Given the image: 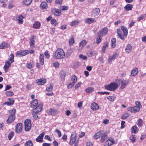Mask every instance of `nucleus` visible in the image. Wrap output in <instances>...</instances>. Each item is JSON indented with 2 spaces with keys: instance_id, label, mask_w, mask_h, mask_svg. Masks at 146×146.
Wrapping results in <instances>:
<instances>
[{
  "instance_id": "nucleus-1",
  "label": "nucleus",
  "mask_w": 146,
  "mask_h": 146,
  "mask_svg": "<svg viewBox=\"0 0 146 146\" xmlns=\"http://www.w3.org/2000/svg\"><path fill=\"white\" fill-rule=\"evenodd\" d=\"M52 56L54 58L62 59L64 58L65 54L64 50L59 48L53 54Z\"/></svg>"
},
{
  "instance_id": "nucleus-2",
  "label": "nucleus",
  "mask_w": 146,
  "mask_h": 146,
  "mask_svg": "<svg viewBox=\"0 0 146 146\" xmlns=\"http://www.w3.org/2000/svg\"><path fill=\"white\" fill-rule=\"evenodd\" d=\"M14 55L11 54L9 56V58L8 60L6 61L5 64L3 68L5 72L7 71L9 67L11 66V64L14 62Z\"/></svg>"
},
{
  "instance_id": "nucleus-3",
  "label": "nucleus",
  "mask_w": 146,
  "mask_h": 146,
  "mask_svg": "<svg viewBox=\"0 0 146 146\" xmlns=\"http://www.w3.org/2000/svg\"><path fill=\"white\" fill-rule=\"evenodd\" d=\"M116 82L119 84H121L120 88L123 89L129 83L128 80H125L122 79H117L115 80Z\"/></svg>"
},
{
  "instance_id": "nucleus-4",
  "label": "nucleus",
  "mask_w": 146,
  "mask_h": 146,
  "mask_svg": "<svg viewBox=\"0 0 146 146\" xmlns=\"http://www.w3.org/2000/svg\"><path fill=\"white\" fill-rule=\"evenodd\" d=\"M118 85L117 84L114 82L111 83L108 85L105 86V88L107 90L114 91L116 90L117 88Z\"/></svg>"
},
{
  "instance_id": "nucleus-5",
  "label": "nucleus",
  "mask_w": 146,
  "mask_h": 146,
  "mask_svg": "<svg viewBox=\"0 0 146 146\" xmlns=\"http://www.w3.org/2000/svg\"><path fill=\"white\" fill-rule=\"evenodd\" d=\"M16 112V110L15 109H13L11 112V115H10L7 120V122L8 123H10L12 122L15 119V114Z\"/></svg>"
},
{
  "instance_id": "nucleus-6",
  "label": "nucleus",
  "mask_w": 146,
  "mask_h": 146,
  "mask_svg": "<svg viewBox=\"0 0 146 146\" xmlns=\"http://www.w3.org/2000/svg\"><path fill=\"white\" fill-rule=\"evenodd\" d=\"M25 129L26 131L30 130L31 127V121L29 119H27L24 122Z\"/></svg>"
},
{
  "instance_id": "nucleus-7",
  "label": "nucleus",
  "mask_w": 146,
  "mask_h": 146,
  "mask_svg": "<svg viewBox=\"0 0 146 146\" xmlns=\"http://www.w3.org/2000/svg\"><path fill=\"white\" fill-rule=\"evenodd\" d=\"M76 139V134L75 132H73L72 134L71 137L70 144V145H72L75 142Z\"/></svg>"
},
{
  "instance_id": "nucleus-8",
  "label": "nucleus",
  "mask_w": 146,
  "mask_h": 146,
  "mask_svg": "<svg viewBox=\"0 0 146 146\" xmlns=\"http://www.w3.org/2000/svg\"><path fill=\"white\" fill-rule=\"evenodd\" d=\"M108 32V29L105 27L102 29L99 32L98 34V36H102L106 35Z\"/></svg>"
},
{
  "instance_id": "nucleus-9",
  "label": "nucleus",
  "mask_w": 146,
  "mask_h": 146,
  "mask_svg": "<svg viewBox=\"0 0 146 146\" xmlns=\"http://www.w3.org/2000/svg\"><path fill=\"white\" fill-rule=\"evenodd\" d=\"M47 111L49 115H50L53 116L55 115L58 112V111L56 110L51 108L48 110Z\"/></svg>"
},
{
  "instance_id": "nucleus-10",
  "label": "nucleus",
  "mask_w": 146,
  "mask_h": 146,
  "mask_svg": "<svg viewBox=\"0 0 146 146\" xmlns=\"http://www.w3.org/2000/svg\"><path fill=\"white\" fill-rule=\"evenodd\" d=\"M100 12V10L98 8L95 9L92 11V17H97Z\"/></svg>"
},
{
  "instance_id": "nucleus-11",
  "label": "nucleus",
  "mask_w": 146,
  "mask_h": 146,
  "mask_svg": "<svg viewBox=\"0 0 146 146\" xmlns=\"http://www.w3.org/2000/svg\"><path fill=\"white\" fill-rule=\"evenodd\" d=\"M22 124L21 123H17L15 126V131L18 133H20L22 131Z\"/></svg>"
},
{
  "instance_id": "nucleus-12",
  "label": "nucleus",
  "mask_w": 146,
  "mask_h": 146,
  "mask_svg": "<svg viewBox=\"0 0 146 146\" xmlns=\"http://www.w3.org/2000/svg\"><path fill=\"white\" fill-rule=\"evenodd\" d=\"M29 53V51L28 50H22L18 51L17 53V55L23 56Z\"/></svg>"
},
{
  "instance_id": "nucleus-13",
  "label": "nucleus",
  "mask_w": 146,
  "mask_h": 146,
  "mask_svg": "<svg viewBox=\"0 0 146 146\" xmlns=\"http://www.w3.org/2000/svg\"><path fill=\"white\" fill-rule=\"evenodd\" d=\"M44 135V133L42 132L36 139V142L39 143L42 142L43 140V138Z\"/></svg>"
},
{
  "instance_id": "nucleus-14",
  "label": "nucleus",
  "mask_w": 146,
  "mask_h": 146,
  "mask_svg": "<svg viewBox=\"0 0 146 146\" xmlns=\"http://www.w3.org/2000/svg\"><path fill=\"white\" fill-rule=\"evenodd\" d=\"M46 82V80L41 78L39 79H37L36 80V83L38 85H43Z\"/></svg>"
},
{
  "instance_id": "nucleus-15",
  "label": "nucleus",
  "mask_w": 146,
  "mask_h": 146,
  "mask_svg": "<svg viewBox=\"0 0 146 146\" xmlns=\"http://www.w3.org/2000/svg\"><path fill=\"white\" fill-rule=\"evenodd\" d=\"M102 135L101 136V142L102 143L104 142L106 139H107L108 136L103 131H102Z\"/></svg>"
},
{
  "instance_id": "nucleus-16",
  "label": "nucleus",
  "mask_w": 146,
  "mask_h": 146,
  "mask_svg": "<svg viewBox=\"0 0 146 146\" xmlns=\"http://www.w3.org/2000/svg\"><path fill=\"white\" fill-rule=\"evenodd\" d=\"M38 104V101L36 99H35L32 101L31 103L30 106L31 107L34 108L36 107Z\"/></svg>"
},
{
  "instance_id": "nucleus-17",
  "label": "nucleus",
  "mask_w": 146,
  "mask_h": 146,
  "mask_svg": "<svg viewBox=\"0 0 146 146\" xmlns=\"http://www.w3.org/2000/svg\"><path fill=\"white\" fill-rule=\"evenodd\" d=\"M10 45L9 44L7 43L6 42H3L0 45V49H4L5 48L9 47Z\"/></svg>"
},
{
  "instance_id": "nucleus-18",
  "label": "nucleus",
  "mask_w": 146,
  "mask_h": 146,
  "mask_svg": "<svg viewBox=\"0 0 146 146\" xmlns=\"http://www.w3.org/2000/svg\"><path fill=\"white\" fill-rule=\"evenodd\" d=\"M91 108L92 109L94 110H97L99 108V107L98 104L95 102L91 104Z\"/></svg>"
},
{
  "instance_id": "nucleus-19",
  "label": "nucleus",
  "mask_w": 146,
  "mask_h": 146,
  "mask_svg": "<svg viewBox=\"0 0 146 146\" xmlns=\"http://www.w3.org/2000/svg\"><path fill=\"white\" fill-rule=\"evenodd\" d=\"M42 110V106L41 104H39L37 107L35 108L34 112H35V113H37Z\"/></svg>"
},
{
  "instance_id": "nucleus-20",
  "label": "nucleus",
  "mask_w": 146,
  "mask_h": 146,
  "mask_svg": "<svg viewBox=\"0 0 146 146\" xmlns=\"http://www.w3.org/2000/svg\"><path fill=\"white\" fill-rule=\"evenodd\" d=\"M40 7L42 10L47 9L48 8L47 3L44 1L42 2L40 4Z\"/></svg>"
},
{
  "instance_id": "nucleus-21",
  "label": "nucleus",
  "mask_w": 146,
  "mask_h": 146,
  "mask_svg": "<svg viewBox=\"0 0 146 146\" xmlns=\"http://www.w3.org/2000/svg\"><path fill=\"white\" fill-rule=\"evenodd\" d=\"M121 28L123 33V36H127L128 34V31L126 27L124 26H122L121 27Z\"/></svg>"
},
{
  "instance_id": "nucleus-22",
  "label": "nucleus",
  "mask_w": 146,
  "mask_h": 146,
  "mask_svg": "<svg viewBox=\"0 0 146 146\" xmlns=\"http://www.w3.org/2000/svg\"><path fill=\"white\" fill-rule=\"evenodd\" d=\"M117 54L115 53L113 54L111 56H110L108 59V62L110 63H111V62L116 57Z\"/></svg>"
},
{
  "instance_id": "nucleus-23",
  "label": "nucleus",
  "mask_w": 146,
  "mask_h": 146,
  "mask_svg": "<svg viewBox=\"0 0 146 146\" xmlns=\"http://www.w3.org/2000/svg\"><path fill=\"white\" fill-rule=\"evenodd\" d=\"M138 73V69L137 68L133 69L131 71V75L133 76L136 75Z\"/></svg>"
},
{
  "instance_id": "nucleus-24",
  "label": "nucleus",
  "mask_w": 146,
  "mask_h": 146,
  "mask_svg": "<svg viewBox=\"0 0 146 146\" xmlns=\"http://www.w3.org/2000/svg\"><path fill=\"white\" fill-rule=\"evenodd\" d=\"M117 33L118 35V36L119 37L120 39L125 40V39L124 38V36L122 35L121 30L120 29H117Z\"/></svg>"
},
{
  "instance_id": "nucleus-25",
  "label": "nucleus",
  "mask_w": 146,
  "mask_h": 146,
  "mask_svg": "<svg viewBox=\"0 0 146 146\" xmlns=\"http://www.w3.org/2000/svg\"><path fill=\"white\" fill-rule=\"evenodd\" d=\"M132 50V46L130 44H128L126 46L125 49V52L128 53H130Z\"/></svg>"
},
{
  "instance_id": "nucleus-26",
  "label": "nucleus",
  "mask_w": 146,
  "mask_h": 146,
  "mask_svg": "<svg viewBox=\"0 0 146 146\" xmlns=\"http://www.w3.org/2000/svg\"><path fill=\"white\" fill-rule=\"evenodd\" d=\"M66 76V72L64 70H62L60 72V77L61 78V80L64 81L65 80Z\"/></svg>"
},
{
  "instance_id": "nucleus-27",
  "label": "nucleus",
  "mask_w": 146,
  "mask_h": 146,
  "mask_svg": "<svg viewBox=\"0 0 146 146\" xmlns=\"http://www.w3.org/2000/svg\"><path fill=\"white\" fill-rule=\"evenodd\" d=\"M18 19L17 20L18 21V23L21 24H22L23 22V20L22 19L25 18L22 15H19L18 17Z\"/></svg>"
},
{
  "instance_id": "nucleus-28",
  "label": "nucleus",
  "mask_w": 146,
  "mask_h": 146,
  "mask_svg": "<svg viewBox=\"0 0 146 146\" xmlns=\"http://www.w3.org/2000/svg\"><path fill=\"white\" fill-rule=\"evenodd\" d=\"M102 131H100L96 133L94 136V138L95 139H97L100 137H101L102 135Z\"/></svg>"
},
{
  "instance_id": "nucleus-29",
  "label": "nucleus",
  "mask_w": 146,
  "mask_h": 146,
  "mask_svg": "<svg viewBox=\"0 0 146 146\" xmlns=\"http://www.w3.org/2000/svg\"><path fill=\"white\" fill-rule=\"evenodd\" d=\"M8 100H9V101L5 102V104L10 106L13 104L14 102V100L13 98H9Z\"/></svg>"
},
{
  "instance_id": "nucleus-30",
  "label": "nucleus",
  "mask_w": 146,
  "mask_h": 146,
  "mask_svg": "<svg viewBox=\"0 0 146 146\" xmlns=\"http://www.w3.org/2000/svg\"><path fill=\"white\" fill-rule=\"evenodd\" d=\"M133 6L132 4H127L124 7V8L127 11L131 10Z\"/></svg>"
},
{
  "instance_id": "nucleus-31",
  "label": "nucleus",
  "mask_w": 146,
  "mask_h": 146,
  "mask_svg": "<svg viewBox=\"0 0 146 146\" xmlns=\"http://www.w3.org/2000/svg\"><path fill=\"white\" fill-rule=\"evenodd\" d=\"M39 62L41 65H42L44 64V55L42 54H40L39 56Z\"/></svg>"
},
{
  "instance_id": "nucleus-32",
  "label": "nucleus",
  "mask_w": 146,
  "mask_h": 146,
  "mask_svg": "<svg viewBox=\"0 0 146 146\" xmlns=\"http://www.w3.org/2000/svg\"><path fill=\"white\" fill-rule=\"evenodd\" d=\"M40 23L38 21L35 22L33 25V28L36 29H38L40 27Z\"/></svg>"
},
{
  "instance_id": "nucleus-33",
  "label": "nucleus",
  "mask_w": 146,
  "mask_h": 146,
  "mask_svg": "<svg viewBox=\"0 0 146 146\" xmlns=\"http://www.w3.org/2000/svg\"><path fill=\"white\" fill-rule=\"evenodd\" d=\"M116 42V40L115 38H112L111 41V46L112 48H114L116 46L115 42Z\"/></svg>"
},
{
  "instance_id": "nucleus-34",
  "label": "nucleus",
  "mask_w": 146,
  "mask_h": 146,
  "mask_svg": "<svg viewBox=\"0 0 146 146\" xmlns=\"http://www.w3.org/2000/svg\"><path fill=\"white\" fill-rule=\"evenodd\" d=\"M96 22L94 19L92 18H88L86 20V23L88 24H91Z\"/></svg>"
},
{
  "instance_id": "nucleus-35",
  "label": "nucleus",
  "mask_w": 146,
  "mask_h": 146,
  "mask_svg": "<svg viewBox=\"0 0 146 146\" xmlns=\"http://www.w3.org/2000/svg\"><path fill=\"white\" fill-rule=\"evenodd\" d=\"M138 131V128L136 126L134 125L131 128V133H136Z\"/></svg>"
},
{
  "instance_id": "nucleus-36",
  "label": "nucleus",
  "mask_w": 146,
  "mask_h": 146,
  "mask_svg": "<svg viewBox=\"0 0 146 146\" xmlns=\"http://www.w3.org/2000/svg\"><path fill=\"white\" fill-rule=\"evenodd\" d=\"M114 143V141L113 140L108 139L105 143V144L107 145L108 144V145L110 146L112 145Z\"/></svg>"
},
{
  "instance_id": "nucleus-37",
  "label": "nucleus",
  "mask_w": 146,
  "mask_h": 146,
  "mask_svg": "<svg viewBox=\"0 0 146 146\" xmlns=\"http://www.w3.org/2000/svg\"><path fill=\"white\" fill-rule=\"evenodd\" d=\"M94 88L92 87H88L86 90V92L87 93H89L92 92L94 91Z\"/></svg>"
},
{
  "instance_id": "nucleus-38",
  "label": "nucleus",
  "mask_w": 146,
  "mask_h": 146,
  "mask_svg": "<svg viewBox=\"0 0 146 146\" xmlns=\"http://www.w3.org/2000/svg\"><path fill=\"white\" fill-rule=\"evenodd\" d=\"M25 146H33L32 141L31 140L27 141L25 143Z\"/></svg>"
},
{
  "instance_id": "nucleus-39",
  "label": "nucleus",
  "mask_w": 146,
  "mask_h": 146,
  "mask_svg": "<svg viewBox=\"0 0 146 146\" xmlns=\"http://www.w3.org/2000/svg\"><path fill=\"white\" fill-rule=\"evenodd\" d=\"M71 80L73 82L75 83L77 81V77L75 75L72 76L71 78Z\"/></svg>"
},
{
  "instance_id": "nucleus-40",
  "label": "nucleus",
  "mask_w": 146,
  "mask_h": 146,
  "mask_svg": "<svg viewBox=\"0 0 146 146\" xmlns=\"http://www.w3.org/2000/svg\"><path fill=\"white\" fill-rule=\"evenodd\" d=\"M129 116V114L128 113H126L123 115L121 117V118L123 119H125L128 117Z\"/></svg>"
},
{
  "instance_id": "nucleus-41",
  "label": "nucleus",
  "mask_w": 146,
  "mask_h": 146,
  "mask_svg": "<svg viewBox=\"0 0 146 146\" xmlns=\"http://www.w3.org/2000/svg\"><path fill=\"white\" fill-rule=\"evenodd\" d=\"M5 95L8 96H11L13 95V92L10 91H8L5 93Z\"/></svg>"
},
{
  "instance_id": "nucleus-42",
  "label": "nucleus",
  "mask_w": 146,
  "mask_h": 146,
  "mask_svg": "<svg viewBox=\"0 0 146 146\" xmlns=\"http://www.w3.org/2000/svg\"><path fill=\"white\" fill-rule=\"evenodd\" d=\"M32 1V0H24L23 3L24 4L29 5H30Z\"/></svg>"
},
{
  "instance_id": "nucleus-43",
  "label": "nucleus",
  "mask_w": 146,
  "mask_h": 146,
  "mask_svg": "<svg viewBox=\"0 0 146 146\" xmlns=\"http://www.w3.org/2000/svg\"><path fill=\"white\" fill-rule=\"evenodd\" d=\"M53 83H51L50 84V86L49 87H48L46 88V90L47 91H50L52 90L53 88Z\"/></svg>"
},
{
  "instance_id": "nucleus-44",
  "label": "nucleus",
  "mask_w": 146,
  "mask_h": 146,
  "mask_svg": "<svg viewBox=\"0 0 146 146\" xmlns=\"http://www.w3.org/2000/svg\"><path fill=\"white\" fill-rule=\"evenodd\" d=\"M136 138L134 135H132L130 137V139L131 141L133 143L135 141Z\"/></svg>"
},
{
  "instance_id": "nucleus-45",
  "label": "nucleus",
  "mask_w": 146,
  "mask_h": 146,
  "mask_svg": "<svg viewBox=\"0 0 146 146\" xmlns=\"http://www.w3.org/2000/svg\"><path fill=\"white\" fill-rule=\"evenodd\" d=\"M68 9V7L66 6H61L60 9L62 11L67 10Z\"/></svg>"
},
{
  "instance_id": "nucleus-46",
  "label": "nucleus",
  "mask_w": 146,
  "mask_h": 146,
  "mask_svg": "<svg viewBox=\"0 0 146 146\" xmlns=\"http://www.w3.org/2000/svg\"><path fill=\"white\" fill-rule=\"evenodd\" d=\"M86 43V42L85 40H83L82 41L80 44V46L82 47L83 46H85Z\"/></svg>"
},
{
  "instance_id": "nucleus-47",
  "label": "nucleus",
  "mask_w": 146,
  "mask_h": 146,
  "mask_svg": "<svg viewBox=\"0 0 146 146\" xmlns=\"http://www.w3.org/2000/svg\"><path fill=\"white\" fill-rule=\"evenodd\" d=\"M98 37L96 38V43L98 44L101 41L102 36H98Z\"/></svg>"
},
{
  "instance_id": "nucleus-48",
  "label": "nucleus",
  "mask_w": 146,
  "mask_h": 146,
  "mask_svg": "<svg viewBox=\"0 0 146 146\" xmlns=\"http://www.w3.org/2000/svg\"><path fill=\"white\" fill-rule=\"evenodd\" d=\"M142 120L141 119H139L137 121V124L139 126L141 127L142 126Z\"/></svg>"
},
{
  "instance_id": "nucleus-49",
  "label": "nucleus",
  "mask_w": 146,
  "mask_h": 146,
  "mask_svg": "<svg viewBox=\"0 0 146 146\" xmlns=\"http://www.w3.org/2000/svg\"><path fill=\"white\" fill-rule=\"evenodd\" d=\"M33 117L35 119H40L39 116L36 115V113H35L34 111L33 113Z\"/></svg>"
},
{
  "instance_id": "nucleus-50",
  "label": "nucleus",
  "mask_w": 146,
  "mask_h": 146,
  "mask_svg": "<svg viewBox=\"0 0 146 146\" xmlns=\"http://www.w3.org/2000/svg\"><path fill=\"white\" fill-rule=\"evenodd\" d=\"M14 134V132L11 131L9 134L8 135V138L9 140H10L11 138L13 137Z\"/></svg>"
},
{
  "instance_id": "nucleus-51",
  "label": "nucleus",
  "mask_w": 146,
  "mask_h": 146,
  "mask_svg": "<svg viewBox=\"0 0 146 146\" xmlns=\"http://www.w3.org/2000/svg\"><path fill=\"white\" fill-rule=\"evenodd\" d=\"M135 104H136V106L137 107L139 108H142V106L140 103V102L138 101H136L135 102Z\"/></svg>"
},
{
  "instance_id": "nucleus-52",
  "label": "nucleus",
  "mask_w": 146,
  "mask_h": 146,
  "mask_svg": "<svg viewBox=\"0 0 146 146\" xmlns=\"http://www.w3.org/2000/svg\"><path fill=\"white\" fill-rule=\"evenodd\" d=\"M51 23L54 25H56L57 24V22L55 19H53L51 21Z\"/></svg>"
},
{
  "instance_id": "nucleus-53",
  "label": "nucleus",
  "mask_w": 146,
  "mask_h": 146,
  "mask_svg": "<svg viewBox=\"0 0 146 146\" xmlns=\"http://www.w3.org/2000/svg\"><path fill=\"white\" fill-rule=\"evenodd\" d=\"M133 108L134 110L135 113L139 111L140 109V108L136 106H135L134 107H133Z\"/></svg>"
},
{
  "instance_id": "nucleus-54",
  "label": "nucleus",
  "mask_w": 146,
  "mask_h": 146,
  "mask_svg": "<svg viewBox=\"0 0 146 146\" xmlns=\"http://www.w3.org/2000/svg\"><path fill=\"white\" fill-rule=\"evenodd\" d=\"M35 41L34 38H32L30 39V44L31 46H33L34 44L35 43Z\"/></svg>"
},
{
  "instance_id": "nucleus-55",
  "label": "nucleus",
  "mask_w": 146,
  "mask_h": 146,
  "mask_svg": "<svg viewBox=\"0 0 146 146\" xmlns=\"http://www.w3.org/2000/svg\"><path fill=\"white\" fill-rule=\"evenodd\" d=\"M78 23V21L75 20L71 22L70 25L71 26H73L77 24Z\"/></svg>"
},
{
  "instance_id": "nucleus-56",
  "label": "nucleus",
  "mask_w": 146,
  "mask_h": 146,
  "mask_svg": "<svg viewBox=\"0 0 146 146\" xmlns=\"http://www.w3.org/2000/svg\"><path fill=\"white\" fill-rule=\"evenodd\" d=\"M115 97L114 96H109L108 97L107 99L111 102L113 101L115 99Z\"/></svg>"
},
{
  "instance_id": "nucleus-57",
  "label": "nucleus",
  "mask_w": 146,
  "mask_h": 146,
  "mask_svg": "<svg viewBox=\"0 0 146 146\" xmlns=\"http://www.w3.org/2000/svg\"><path fill=\"white\" fill-rule=\"evenodd\" d=\"M127 110L129 111H130L131 113H135L133 107L128 108H127Z\"/></svg>"
},
{
  "instance_id": "nucleus-58",
  "label": "nucleus",
  "mask_w": 146,
  "mask_h": 146,
  "mask_svg": "<svg viewBox=\"0 0 146 146\" xmlns=\"http://www.w3.org/2000/svg\"><path fill=\"white\" fill-rule=\"evenodd\" d=\"M55 132L57 133L58 134V137H60L61 136V132L60 131H59L58 129H56L55 130Z\"/></svg>"
},
{
  "instance_id": "nucleus-59",
  "label": "nucleus",
  "mask_w": 146,
  "mask_h": 146,
  "mask_svg": "<svg viewBox=\"0 0 146 146\" xmlns=\"http://www.w3.org/2000/svg\"><path fill=\"white\" fill-rule=\"evenodd\" d=\"M108 46V43L107 42H106L104 44V45L103 46L102 48V50H103V49L104 48V51H105L106 50V47Z\"/></svg>"
},
{
  "instance_id": "nucleus-60",
  "label": "nucleus",
  "mask_w": 146,
  "mask_h": 146,
  "mask_svg": "<svg viewBox=\"0 0 146 146\" xmlns=\"http://www.w3.org/2000/svg\"><path fill=\"white\" fill-rule=\"evenodd\" d=\"M145 16V14H143L141 15L138 19V21H139L140 20H142L143 19V18Z\"/></svg>"
},
{
  "instance_id": "nucleus-61",
  "label": "nucleus",
  "mask_w": 146,
  "mask_h": 146,
  "mask_svg": "<svg viewBox=\"0 0 146 146\" xmlns=\"http://www.w3.org/2000/svg\"><path fill=\"white\" fill-rule=\"evenodd\" d=\"M54 15L56 16H60V12L57 10H56L54 12Z\"/></svg>"
},
{
  "instance_id": "nucleus-62",
  "label": "nucleus",
  "mask_w": 146,
  "mask_h": 146,
  "mask_svg": "<svg viewBox=\"0 0 146 146\" xmlns=\"http://www.w3.org/2000/svg\"><path fill=\"white\" fill-rule=\"evenodd\" d=\"M79 57L80 58H81L84 60H85L87 59V57L86 56H84L82 54H80L79 56Z\"/></svg>"
},
{
  "instance_id": "nucleus-63",
  "label": "nucleus",
  "mask_w": 146,
  "mask_h": 146,
  "mask_svg": "<svg viewBox=\"0 0 146 146\" xmlns=\"http://www.w3.org/2000/svg\"><path fill=\"white\" fill-rule=\"evenodd\" d=\"M74 84V83L73 82L71 83L68 85V87L69 88H71L72 87H73Z\"/></svg>"
},
{
  "instance_id": "nucleus-64",
  "label": "nucleus",
  "mask_w": 146,
  "mask_h": 146,
  "mask_svg": "<svg viewBox=\"0 0 146 146\" xmlns=\"http://www.w3.org/2000/svg\"><path fill=\"white\" fill-rule=\"evenodd\" d=\"M62 3V0H56L55 3L56 4H58L59 5H61Z\"/></svg>"
}]
</instances>
